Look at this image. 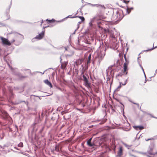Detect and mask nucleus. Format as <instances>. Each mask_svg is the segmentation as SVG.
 <instances>
[{"label":"nucleus","instance_id":"obj_11","mask_svg":"<svg viewBox=\"0 0 157 157\" xmlns=\"http://www.w3.org/2000/svg\"><path fill=\"white\" fill-rule=\"evenodd\" d=\"M93 6H96L97 7H99V8H105V7L103 5H101L99 4H94L92 5Z\"/></svg>","mask_w":157,"mask_h":157},{"label":"nucleus","instance_id":"obj_29","mask_svg":"<svg viewBox=\"0 0 157 157\" xmlns=\"http://www.w3.org/2000/svg\"><path fill=\"white\" fill-rule=\"evenodd\" d=\"M133 103V104H136V105H139V104H138V103Z\"/></svg>","mask_w":157,"mask_h":157},{"label":"nucleus","instance_id":"obj_39","mask_svg":"<svg viewBox=\"0 0 157 157\" xmlns=\"http://www.w3.org/2000/svg\"><path fill=\"white\" fill-rule=\"evenodd\" d=\"M126 84V83H124V84H123V85H125V84Z\"/></svg>","mask_w":157,"mask_h":157},{"label":"nucleus","instance_id":"obj_14","mask_svg":"<svg viewBox=\"0 0 157 157\" xmlns=\"http://www.w3.org/2000/svg\"><path fill=\"white\" fill-rule=\"evenodd\" d=\"M55 150L56 151H59V146L58 145H56L55 147Z\"/></svg>","mask_w":157,"mask_h":157},{"label":"nucleus","instance_id":"obj_43","mask_svg":"<svg viewBox=\"0 0 157 157\" xmlns=\"http://www.w3.org/2000/svg\"><path fill=\"white\" fill-rule=\"evenodd\" d=\"M118 76H119V74L118 75Z\"/></svg>","mask_w":157,"mask_h":157},{"label":"nucleus","instance_id":"obj_33","mask_svg":"<svg viewBox=\"0 0 157 157\" xmlns=\"http://www.w3.org/2000/svg\"><path fill=\"white\" fill-rule=\"evenodd\" d=\"M98 26L99 28H100V26L99 25V23H98Z\"/></svg>","mask_w":157,"mask_h":157},{"label":"nucleus","instance_id":"obj_37","mask_svg":"<svg viewBox=\"0 0 157 157\" xmlns=\"http://www.w3.org/2000/svg\"><path fill=\"white\" fill-rule=\"evenodd\" d=\"M132 155V156H133V155ZM134 157H136V156H134Z\"/></svg>","mask_w":157,"mask_h":157},{"label":"nucleus","instance_id":"obj_13","mask_svg":"<svg viewBox=\"0 0 157 157\" xmlns=\"http://www.w3.org/2000/svg\"><path fill=\"white\" fill-rule=\"evenodd\" d=\"M97 18V16L91 19L90 21L91 22L93 23L95 21V20L97 21L98 20V19Z\"/></svg>","mask_w":157,"mask_h":157},{"label":"nucleus","instance_id":"obj_17","mask_svg":"<svg viewBox=\"0 0 157 157\" xmlns=\"http://www.w3.org/2000/svg\"><path fill=\"white\" fill-rule=\"evenodd\" d=\"M79 18L81 19L82 21H84L85 20L84 18L83 17L81 16V17H80Z\"/></svg>","mask_w":157,"mask_h":157},{"label":"nucleus","instance_id":"obj_10","mask_svg":"<svg viewBox=\"0 0 157 157\" xmlns=\"http://www.w3.org/2000/svg\"><path fill=\"white\" fill-rule=\"evenodd\" d=\"M44 83L47 85L49 86L51 88L52 87V86L51 83L49 81L48 79L45 80L44 81Z\"/></svg>","mask_w":157,"mask_h":157},{"label":"nucleus","instance_id":"obj_18","mask_svg":"<svg viewBox=\"0 0 157 157\" xmlns=\"http://www.w3.org/2000/svg\"><path fill=\"white\" fill-rule=\"evenodd\" d=\"M122 1H123L124 3L126 4L128 3L129 2V1H128L127 0H122Z\"/></svg>","mask_w":157,"mask_h":157},{"label":"nucleus","instance_id":"obj_12","mask_svg":"<svg viewBox=\"0 0 157 157\" xmlns=\"http://www.w3.org/2000/svg\"><path fill=\"white\" fill-rule=\"evenodd\" d=\"M92 138L90 139L87 142V145L90 147H92L93 146V144H91V141Z\"/></svg>","mask_w":157,"mask_h":157},{"label":"nucleus","instance_id":"obj_15","mask_svg":"<svg viewBox=\"0 0 157 157\" xmlns=\"http://www.w3.org/2000/svg\"><path fill=\"white\" fill-rule=\"evenodd\" d=\"M23 143L22 142H20L18 145V147H23Z\"/></svg>","mask_w":157,"mask_h":157},{"label":"nucleus","instance_id":"obj_1","mask_svg":"<svg viewBox=\"0 0 157 157\" xmlns=\"http://www.w3.org/2000/svg\"><path fill=\"white\" fill-rule=\"evenodd\" d=\"M83 68L82 70L81 75H82V77L83 78V80L84 82V84L87 87H90V83L89 82L88 80L86 77L84 75V72L85 71V69L84 68V67L82 66Z\"/></svg>","mask_w":157,"mask_h":157},{"label":"nucleus","instance_id":"obj_3","mask_svg":"<svg viewBox=\"0 0 157 157\" xmlns=\"http://www.w3.org/2000/svg\"><path fill=\"white\" fill-rule=\"evenodd\" d=\"M147 153L148 156L149 157H154L155 156H157V153L156 152H154L153 151L152 149L151 148L149 150L147 151Z\"/></svg>","mask_w":157,"mask_h":157},{"label":"nucleus","instance_id":"obj_23","mask_svg":"<svg viewBox=\"0 0 157 157\" xmlns=\"http://www.w3.org/2000/svg\"><path fill=\"white\" fill-rule=\"evenodd\" d=\"M91 58V54H90L88 56V59H90Z\"/></svg>","mask_w":157,"mask_h":157},{"label":"nucleus","instance_id":"obj_36","mask_svg":"<svg viewBox=\"0 0 157 157\" xmlns=\"http://www.w3.org/2000/svg\"><path fill=\"white\" fill-rule=\"evenodd\" d=\"M112 37L114 38H115V37H113V36H112Z\"/></svg>","mask_w":157,"mask_h":157},{"label":"nucleus","instance_id":"obj_26","mask_svg":"<svg viewBox=\"0 0 157 157\" xmlns=\"http://www.w3.org/2000/svg\"><path fill=\"white\" fill-rule=\"evenodd\" d=\"M127 12H128V13H130V11H128V9H127Z\"/></svg>","mask_w":157,"mask_h":157},{"label":"nucleus","instance_id":"obj_34","mask_svg":"<svg viewBox=\"0 0 157 157\" xmlns=\"http://www.w3.org/2000/svg\"><path fill=\"white\" fill-rule=\"evenodd\" d=\"M116 100H117V101H118V100L117 99H116Z\"/></svg>","mask_w":157,"mask_h":157},{"label":"nucleus","instance_id":"obj_30","mask_svg":"<svg viewBox=\"0 0 157 157\" xmlns=\"http://www.w3.org/2000/svg\"><path fill=\"white\" fill-rule=\"evenodd\" d=\"M47 20L49 22H51V20Z\"/></svg>","mask_w":157,"mask_h":157},{"label":"nucleus","instance_id":"obj_42","mask_svg":"<svg viewBox=\"0 0 157 157\" xmlns=\"http://www.w3.org/2000/svg\"><path fill=\"white\" fill-rule=\"evenodd\" d=\"M145 78H146V75H145Z\"/></svg>","mask_w":157,"mask_h":157},{"label":"nucleus","instance_id":"obj_19","mask_svg":"<svg viewBox=\"0 0 157 157\" xmlns=\"http://www.w3.org/2000/svg\"><path fill=\"white\" fill-rule=\"evenodd\" d=\"M93 23L91 22L90 21V22L89 23V25L90 26H93Z\"/></svg>","mask_w":157,"mask_h":157},{"label":"nucleus","instance_id":"obj_35","mask_svg":"<svg viewBox=\"0 0 157 157\" xmlns=\"http://www.w3.org/2000/svg\"><path fill=\"white\" fill-rule=\"evenodd\" d=\"M153 49V48H151V49H150V50H152Z\"/></svg>","mask_w":157,"mask_h":157},{"label":"nucleus","instance_id":"obj_41","mask_svg":"<svg viewBox=\"0 0 157 157\" xmlns=\"http://www.w3.org/2000/svg\"><path fill=\"white\" fill-rule=\"evenodd\" d=\"M146 80H145V82H146Z\"/></svg>","mask_w":157,"mask_h":157},{"label":"nucleus","instance_id":"obj_4","mask_svg":"<svg viewBox=\"0 0 157 157\" xmlns=\"http://www.w3.org/2000/svg\"><path fill=\"white\" fill-rule=\"evenodd\" d=\"M45 32L44 31H42L41 33L37 35L35 38L38 40H40L42 39L44 36Z\"/></svg>","mask_w":157,"mask_h":157},{"label":"nucleus","instance_id":"obj_6","mask_svg":"<svg viewBox=\"0 0 157 157\" xmlns=\"http://www.w3.org/2000/svg\"><path fill=\"white\" fill-rule=\"evenodd\" d=\"M122 151L123 150L122 147H120L117 153V155L116 156V157H121V155H122Z\"/></svg>","mask_w":157,"mask_h":157},{"label":"nucleus","instance_id":"obj_27","mask_svg":"<svg viewBox=\"0 0 157 157\" xmlns=\"http://www.w3.org/2000/svg\"><path fill=\"white\" fill-rule=\"evenodd\" d=\"M80 17H81V16H76V17H79V18Z\"/></svg>","mask_w":157,"mask_h":157},{"label":"nucleus","instance_id":"obj_32","mask_svg":"<svg viewBox=\"0 0 157 157\" xmlns=\"http://www.w3.org/2000/svg\"><path fill=\"white\" fill-rule=\"evenodd\" d=\"M64 64H63V65H61V67H62V68H64V67H63V65Z\"/></svg>","mask_w":157,"mask_h":157},{"label":"nucleus","instance_id":"obj_2","mask_svg":"<svg viewBox=\"0 0 157 157\" xmlns=\"http://www.w3.org/2000/svg\"><path fill=\"white\" fill-rule=\"evenodd\" d=\"M0 39L2 40V42L3 44L9 46L11 45L10 42L7 39L2 37H0Z\"/></svg>","mask_w":157,"mask_h":157},{"label":"nucleus","instance_id":"obj_8","mask_svg":"<svg viewBox=\"0 0 157 157\" xmlns=\"http://www.w3.org/2000/svg\"><path fill=\"white\" fill-rule=\"evenodd\" d=\"M83 62V60L82 59H79L76 60L75 61V64L77 66H78L82 63V62Z\"/></svg>","mask_w":157,"mask_h":157},{"label":"nucleus","instance_id":"obj_24","mask_svg":"<svg viewBox=\"0 0 157 157\" xmlns=\"http://www.w3.org/2000/svg\"><path fill=\"white\" fill-rule=\"evenodd\" d=\"M90 59H88V60L87 61V64H88L89 63H90Z\"/></svg>","mask_w":157,"mask_h":157},{"label":"nucleus","instance_id":"obj_38","mask_svg":"<svg viewBox=\"0 0 157 157\" xmlns=\"http://www.w3.org/2000/svg\"><path fill=\"white\" fill-rule=\"evenodd\" d=\"M154 117L155 118H157V117Z\"/></svg>","mask_w":157,"mask_h":157},{"label":"nucleus","instance_id":"obj_25","mask_svg":"<svg viewBox=\"0 0 157 157\" xmlns=\"http://www.w3.org/2000/svg\"><path fill=\"white\" fill-rule=\"evenodd\" d=\"M140 67H141V68L143 71L144 73V74H145V73H144V70L143 68V67L141 66H140Z\"/></svg>","mask_w":157,"mask_h":157},{"label":"nucleus","instance_id":"obj_16","mask_svg":"<svg viewBox=\"0 0 157 157\" xmlns=\"http://www.w3.org/2000/svg\"><path fill=\"white\" fill-rule=\"evenodd\" d=\"M124 145L128 149H129L131 147V146L128 145L127 144H124Z\"/></svg>","mask_w":157,"mask_h":157},{"label":"nucleus","instance_id":"obj_31","mask_svg":"<svg viewBox=\"0 0 157 157\" xmlns=\"http://www.w3.org/2000/svg\"><path fill=\"white\" fill-rule=\"evenodd\" d=\"M14 37H15V39H16V38L17 37V36H14Z\"/></svg>","mask_w":157,"mask_h":157},{"label":"nucleus","instance_id":"obj_28","mask_svg":"<svg viewBox=\"0 0 157 157\" xmlns=\"http://www.w3.org/2000/svg\"><path fill=\"white\" fill-rule=\"evenodd\" d=\"M67 65V64L66 63H65L64 64V67H65Z\"/></svg>","mask_w":157,"mask_h":157},{"label":"nucleus","instance_id":"obj_5","mask_svg":"<svg viewBox=\"0 0 157 157\" xmlns=\"http://www.w3.org/2000/svg\"><path fill=\"white\" fill-rule=\"evenodd\" d=\"M128 64V63L126 62L124 63V71L123 73L125 75H127V74Z\"/></svg>","mask_w":157,"mask_h":157},{"label":"nucleus","instance_id":"obj_40","mask_svg":"<svg viewBox=\"0 0 157 157\" xmlns=\"http://www.w3.org/2000/svg\"><path fill=\"white\" fill-rule=\"evenodd\" d=\"M19 34V35H20V34ZM20 35H21V34H20ZM22 36H23L22 35Z\"/></svg>","mask_w":157,"mask_h":157},{"label":"nucleus","instance_id":"obj_22","mask_svg":"<svg viewBox=\"0 0 157 157\" xmlns=\"http://www.w3.org/2000/svg\"><path fill=\"white\" fill-rule=\"evenodd\" d=\"M15 39H13V40H11V42L12 43H13L14 42H15Z\"/></svg>","mask_w":157,"mask_h":157},{"label":"nucleus","instance_id":"obj_7","mask_svg":"<svg viewBox=\"0 0 157 157\" xmlns=\"http://www.w3.org/2000/svg\"><path fill=\"white\" fill-rule=\"evenodd\" d=\"M116 17V20L117 21L120 20L121 19V16L120 14L118 11H117L116 13V15H115Z\"/></svg>","mask_w":157,"mask_h":157},{"label":"nucleus","instance_id":"obj_9","mask_svg":"<svg viewBox=\"0 0 157 157\" xmlns=\"http://www.w3.org/2000/svg\"><path fill=\"white\" fill-rule=\"evenodd\" d=\"M134 128L137 130H142L144 128V127L143 126H135L134 127Z\"/></svg>","mask_w":157,"mask_h":157},{"label":"nucleus","instance_id":"obj_21","mask_svg":"<svg viewBox=\"0 0 157 157\" xmlns=\"http://www.w3.org/2000/svg\"><path fill=\"white\" fill-rule=\"evenodd\" d=\"M153 138H150V139H147V140H146V141H148L149 140H153Z\"/></svg>","mask_w":157,"mask_h":157},{"label":"nucleus","instance_id":"obj_20","mask_svg":"<svg viewBox=\"0 0 157 157\" xmlns=\"http://www.w3.org/2000/svg\"><path fill=\"white\" fill-rule=\"evenodd\" d=\"M67 17L70 18H73L75 17H72L71 15H69Z\"/></svg>","mask_w":157,"mask_h":157}]
</instances>
